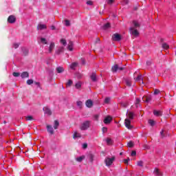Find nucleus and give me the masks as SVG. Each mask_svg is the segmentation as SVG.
Here are the masks:
<instances>
[{"label":"nucleus","instance_id":"nucleus-1","mask_svg":"<svg viewBox=\"0 0 176 176\" xmlns=\"http://www.w3.org/2000/svg\"><path fill=\"white\" fill-rule=\"evenodd\" d=\"M140 27V23H138L137 21H133L132 26L129 29L131 35H133V36H138V35H140V32H138Z\"/></svg>","mask_w":176,"mask_h":176},{"label":"nucleus","instance_id":"nucleus-2","mask_svg":"<svg viewBox=\"0 0 176 176\" xmlns=\"http://www.w3.org/2000/svg\"><path fill=\"white\" fill-rule=\"evenodd\" d=\"M126 116L129 118H126L124 120L125 126L129 130H131V129H133V126H131V120L134 119V113H133V112H131V111H130V112L127 111Z\"/></svg>","mask_w":176,"mask_h":176},{"label":"nucleus","instance_id":"nucleus-3","mask_svg":"<svg viewBox=\"0 0 176 176\" xmlns=\"http://www.w3.org/2000/svg\"><path fill=\"white\" fill-rule=\"evenodd\" d=\"M115 162V157H106L104 160L105 164L107 167L112 166V164Z\"/></svg>","mask_w":176,"mask_h":176},{"label":"nucleus","instance_id":"nucleus-4","mask_svg":"<svg viewBox=\"0 0 176 176\" xmlns=\"http://www.w3.org/2000/svg\"><path fill=\"white\" fill-rule=\"evenodd\" d=\"M89 127H90L89 121H85V122H82V124L80 126V130L85 131V130H87V129H89Z\"/></svg>","mask_w":176,"mask_h":176},{"label":"nucleus","instance_id":"nucleus-5","mask_svg":"<svg viewBox=\"0 0 176 176\" xmlns=\"http://www.w3.org/2000/svg\"><path fill=\"white\" fill-rule=\"evenodd\" d=\"M112 39H113V41H114L116 42H119L120 41L122 40V36H120V34H119L118 33H116V34H113Z\"/></svg>","mask_w":176,"mask_h":176},{"label":"nucleus","instance_id":"nucleus-6","mask_svg":"<svg viewBox=\"0 0 176 176\" xmlns=\"http://www.w3.org/2000/svg\"><path fill=\"white\" fill-rule=\"evenodd\" d=\"M65 50V47H64V46H58L55 53L58 55H60L61 53H64Z\"/></svg>","mask_w":176,"mask_h":176},{"label":"nucleus","instance_id":"nucleus-7","mask_svg":"<svg viewBox=\"0 0 176 176\" xmlns=\"http://www.w3.org/2000/svg\"><path fill=\"white\" fill-rule=\"evenodd\" d=\"M136 82H138L140 85L145 86V82H144V78L142 75H139L136 78Z\"/></svg>","mask_w":176,"mask_h":176},{"label":"nucleus","instance_id":"nucleus-8","mask_svg":"<svg viewBox=\"0 0 176 176\" xmlns=\"http://www.w3.org/2000/svg\"><path fill=\"white\" fill-rule=\"evenodd\" d=\"M124 69V67H119L118 65H115L114 66L112 67L111 70L113 72H116V71H123Z\"/></svg>","mask_w":176,"mask_h":176},{"label":"nucleus","instance_id":"nucleus-9","mask_svg":"<svg viewBox=\"0 0 176 176\" xmlns=\"http://www.w3.org/2000/svg\"><path fill=\"white\" fill-rule=\"evenodd\" d=\"M54 47H56V44L54 43V42L52 41L48 47L49 53H52L53 50H54Z\"/></svg>","mask_w":176,"mask_h":176},{"label":"nucleus","instance_id":"nucleus-10","mask_svg":"<svg viewBox=\"0 0 176 176\" xmlns=\"http://www.w3.org/2000/svg\"><path fill=\"white\" fill-rule=\"evenodd\" d=\"M142 100L144 102H151V101H152V96H143Z\"/></svg>","mask_w":176,"mask_h":176},{"label":"nucleus","instance_id":"nucleus-11","mask_svg":"<svg viewBox=\"0 0 176 176\" xmlns=\"http://www.w3.org/2000/svg\"><path fill=\"white\" fill-rule=\"evenodd\" d=\"M8 23H10V24H13V23L16 22V17L13 15H10L8 19Z\"/></svg>","mask_w":176,"mask_h":176},{"label":"nucleus","instance_id":"nucleus-12","mask_svg":"<svg viewBox=\"0 0 176 176\" xmlns=\"http://www.w3.org/2000/svg\"><path fill=\"white\" fill-rule=\"evenodd\" d=\"M47 26L45 24L39 23L37 26V30L42 31V30H46Z\"/></svg>","mask_w":176,"mask_h":176},{"label":"nucleus","instance_id":"nucleus-13","mask_svg":"<svg viewBox=\"0 0 176 176\" xmlns=\"http://www.w3.org/2000/svg\"><path fill=\"white\" fill-rule=\"evenodd\" d=\"M47 130L50 134H54V130L53 129V126H52V125H47Z\"/></svg>","mask_w":176,"mask_h":176},{"label":"nucleus","instance_id":"nucleus-14","mask_svg":"<svg viewBox=\"0 0 176 176\" xmlns=\"http://www.w3.org/2000/svg\"><path fill=\"white\" fill-rule=\"evenodd\" d=\"M111 121H112V118L111 116H107L104 118V123L105 124H109V123H111Z\"/></svg>","mask_w":176,"mask_h":176},{"label":"nucleus","instance_id":"nucleus-15","mask_svg":"<svg viewBox=\"0 0 176 176\" xmlns=\"http://www.w3.org/2000/svg\"><path fill=\"white\" fill-rule=\"evenodd\" d=\"M43 111H44L45 113H46V115H48L49 116H50V115H52V110H50L49 109V107H44Z\"/></svg>","mask_w":176,"mask_h":176},{"label":"nucleus","instance_id":"nucleus-16","mask_svg":"<svg viewBox=\"0 0 176 176\" xmlns=\"http://www.w3.org/2000/svg\"><path fill=\"white\" fill-rule=\"evenodd\" d=\"M67 49L69 52H72V50H74V43L72 41H69Z\"/></svg>","mask_w":176,"mask_h":176},{"label":"nucleus","instance_id":"nucleus-17","mask_svg":"<svg viewBox=\"0 0 176 176\" xmlns=\"http://www.w3.org/2000/svg\"><path fill=\"white\" fill-rule=\"evenodd\" d=\"M85 105L86 107H87V108H91V107H93V100H87L85 102Z\"/></svg>","mask_w":176,"mask_h":176},{"label":"nucleus","instance_id":"nucleus-18","mask_svg":"<svg viewBox=\"0 0 176 176\" xmlns=\"http://www.w3.org/2000/svg\"><path fill=\"white\" fill-rule=\"evenodd\" d=\"M91 80L92 82H97V74L96 73H92V74L90 76Z\"/></svg>","mask_w":176,"mask_h":176},{"label":"nucleus","instance_id":"nucleus-19","mask_svg":"<svg viewBox=\"0 0 176 176\" xmlns=\"http://www.w3.org/2000/svg\"><path fill=\"white\" fill-rule=\"evenodd\" d=\"M29 76H30V74L27 72H23L21 74V78H22V79H25V78H29Z\"/></svg>","mask_w":176,"mask_h":176},{"label":"nucleus","instance_id":"nucleus-20","mask_svg":"<svg viewBox=\"0 0 176 176\" xmlns=\"http://www.w3.org/2000/svg\"><path fill=\"white\" fill-rule=\"evenodd\" d=\"M80 137H81V135L79 132H76V131L74 132V136H73V138L74 140H76V138H80Z\"/></svg>","mask_w":176,"mask_h":176},{"label":"nucleus","instance_id":"nucleus-21","mask_svg":"<svg viewBox=\"0 0 176 176\" xmlns=\"http://www.w3.org/2000/svg\"><path fill=\"white\" fill-rule=\"evenodd\" d=\"M153 114L155 115V116H162V111L154 110Z\"/></svg>","mask_w":176,"mask_h":176},{"label":"nucleus","instance_id":"nucleus-22","mask_svg":"<svg viewBox=\"0 0 176 176\" xmlns=\"http://www.w3.org/2000/svg\"><path fill=\"white\" fill-rule=\"evenodd\" d=\"M56 72L58 74H63V72H64V67H56Z\"/></svg>","mask_w":176,"mask_h":176},{"label":"nucleus","instance_id":"nucleus-23","mask_svg":"<svg viewBox=\"0 0 176 176\" xmlns=\"http://www.w3.org/2000/svg\"><path fill=\"white\" fill-rule=\"evenodd\" d=\"M58 126H60V122L58 121L55 120L54 122V130H57L58 129Z\"/></svg>","mask_w":176,"mask_h":176},{"label":"nucleus","instance_id":"nucleus-24","mask_svg":"<svg viewBox=\"0 0 176 176\" xmlns=\"http://www.w3.org/2000/svg\"><path fill=\"white\" fill-rule=\"evenodd\" d=\"M60 43L63 45L64 47H65L67 46V40H65V38H61L60 40Z\"/></svg>","mask_w":176,"mask_h":176},{"label":"nucleus","instance_id":"nucleus-25","mask_svg":"<svg viewBox=\"0 0 176 176\" xmlns=\"http://www.w3.org/2000/svg\"><path fill=\"white\" fill-rule=\"evenodd\" d=\"M76 89H80L82 87V82L78 81L75 85Z\"/></svg>","mask_w":176,"mask_h":176},{"label":"nucleus","instance_id":"nucleus-26","mask_svg":"<svg viewBox=\"0 0 176 176\" xmlns=\"http://www.w3.org/2000/svg\"><path fill=\"white\" fill-rule=\"evenodd\" d=\"M40 42H41L43 45H47V40H46V38H40Z\"/></svg>","mask_w":176,"mask_h":176},{"label":"nucleus","instance_id":"nucleus-27","mask_svg":"<svg viewBox=\"0 0 176 176\" xmlns=\"http://www.w3.org/2000/svg\"><path fill=\"white\" fill-rule=\"evenodd\" d=\"M71 69H75L76 67H78V63H73L70 65Z\"/></svg>","mask_w":176,"mask_h":176},{"label":"nucleus","instance_id":"nucleus-28","mask_svg":"<svg viewBox=\"0 0 176 176\" xmlns=\"http://www.w3.org/2000/svg\"><path fill=\"white\" fill-rule=\"evenodd\" d=\"M125 83L126 86H129L130 87V86H131V80L130 78H126L125 80Z\"/></svg>","mask_w":176,"mask_h":176},{"label":"nucleus","instance_id":"nucleus-29","mask_svg":"<svg viewBox=\"0 0 176 176\" xmlns=\"http://www.w3.org/2000/svg\"><path fill=\"white\" fill-rule=\"evenodd\" d=\"M162 47L164 49V50H167L168 49L170 48V45L168 44L164 43H162Z\"/></svg>","mask_w":176,"mask_h":176},{"label":"nucleus","instance_id":"nucleus-30","mask_svg":"<svg viewBox=\"0 0 176 176\" xmlns=\"http://www.w3.org/2000/svg\"><path fill=\"white\" fill-rule=\"evenodd\" d=\"M154 174H155V175H158V176L162 175V173H160V170H159V169H157V168H155L154 170Z\"/></svg>","mask_w":176,"mask_h":176},{"label":"nucleus","instance_id":"nucleus-31","mask_svg":"<svg viewBox=\"0 0 176 176\" xmlns=\"http://www.w3.org/2000/svg\"><path fill=\"white\" fill-rule=\"evenodd\" d=\"M160 135L162 138H164V137H166V131L162 130L160 132Z\"/></svg>","mask_w":176,"mask_h":176},{"label":"nucleus","instance_id":"nucleus-32","mask_svg":"<svg viewBox=\"0 0 176 176\" xmlns=\"http://www.w3.org/2000/svg\"><path fill=\"white\" fill-rule=\"evenodd\" d=\"M111 28V24L110 23H106L103 26L104 30H108V28Z\"/></svg>","mask_w":176,"mask_h":176},{"label":"nucleus","instance_id":"nucleus-33","mask_svg":"<svg viewBox=\"0 0 176 176\" xmlns=\"http://www.w3.org/2000/svg\"><path fill=\"white\" fill-rule=\"evenodd\" d=\"M106 142L107 145H112V140L111 138H107Z\"/></svg>","mask_w":176,"mask_h":176},{"label":"nucleus","instance_id":"nucleus-34","mask_svg":"<svg viewBox=\"0 0 176 176\" xmlns=\"http://www.w3.org/2000/svg\"><path fill=\"white\" fill-rule=\"evenodd\" d=\"M140 102H141V100H140V98H137L135 102V104L137 108H138V104H140Z\"/></svg>","mask_w":176,"mask_h":176},{"label":"nucleus","instance_id":"nucleus-35","mask_svg":"<svg viewBox=\"0 0 176 176\" xmlns=\"http://www.w3.org/2000/svg\"><path fill=\"white\" fill-rule=\"evenodd\" d=\"M83 159H85V156L82 155L80 157H77L76 161L80 162H82V160H83Z\"/></svg>","mask_w":176,"mask_h":176},{"label":"nucleus","instance_id":"nucleus-36","mask_svg":"<svg viewBox=\"0 0 176 176\" xmlns=\"http://www.w3.org/2000/svg\"><path fill=\"white\" fill-rule=\"evenodd\" d=\"M72 83H73L72 80H69L66 85L67 87H70V86H72Z\"/></svg>","mask_w":176,"mask_h":176},{"label":"nucleus","instance_id":"nucleus-37","mask_svg":"<svg viewBox=\"0 0 176 176\" xmlns=\"http://www.w3.org/2000/svg\"><path fill=\"white\" fill-rule=\"evenodd\" d=\"M65 25H66V27H69V25H71V23L69 20H65Z\"/></svg>","mask_w":176,"mask_h":176},{"label":"nucleus","instance_id":"nucleus-38","mask_svg":"<svg viewBox=\"0 0 176 176\" xmlns=\"http://www.w3.org/2000/svg\"><path fill=\"white\" fill-rule=\"evenodd\" d=\"M89 159L90 162H93V160H94V155L93 154H89Z\"/></svg>","mask_w":176,"mask_h":176},{"label":"nucleus","instance_id":"nucleus-39","mask_svg":"<svg viewBox=\"0 0 176 176\" xmlns=\"http://www.w3.org/2000/svg\"><path fill=\"white\" fill-rule=\"evenodd\" d=\"M27 85H32V83H34V80L32 79H30V80H28L27 82H26Z\"/></svg>","mask_w":176,"mask_h":176},{"label":"nucleus","instance_id":"nucleus-40","mask_svg":"<svg viewBox=\"0 0 176 176\" xmlns=\"http://www.w3.org/2000/svg\"><path fill=\"white\" fill-rule=\"evenodd\" d=\"M129 105V103L127 102H122L121 103V107H122L123 108H126V107Z\"/></svg>","mask_w":176,"mask_h":176},{"label":"nucleus","instance_id":"nucleus-41","mask_svg":"<svg viewBox=\"0 0 176 176\" xmlns=\"http://www.w3.org/2000/svg\"><path fill=\"white\" fill-rule=\"evenodd\" d=\"M26 120H34V118L32 116H28L25 117Z\"/></svg>","mask_w":176,"mask_h":176},{"label":"nucleus","instance_id":"nucleus-42","mask_svg":"<svg viewBox=\"0 0 176 176\" xmlns=\"http://www.w3.org/2000/svg\"><path fill=\"white\" fill-rule=\"evenodd\" d=\"M106 2L108 3V5H112V3L115 2V0H106Z\"/></svg>","mask_w":176,"mask_h":176},{"label":"nucleus","instance_id":"nucleus-43","mask_svg":"<svg viewBox=\"0 0 176 176\" xmlns=\"http://www.w3.org/2000/svg\"><path fill=\"white\" fill-rule=\"evenodd\" d=\"M83 105V103L82 101H77V106L79 107L80 108H82V106Z\"/></svg>","mask_w":176,"mask_h":176},{"label":"nucleus","instance_id":"nucleus-44","mask_svg":"<svg viewBox=\"0 0 176 176\" xmlns=\"http://www.w3.org/2000/svg\"><path fill=\"white\" fill-rule=\"evenodd\" d=\"M12 75H13V76H14L15 78H17V77L20 76V73H19V72H13V73H12Z\"/></svg>","mask_w":176,"mask_h":176},{"label":"nucleus","instance_id":"nucleus-45","mask_svg":"<svg viewBox=\"0 0 176 176\" xmlns=\"http://www.w3.org/2000/svg\"><path fill=\"white\" fill-rule=\"evenodd\" d=\"M23 54H24L25 56H27V54H28V50L27 48H24V49L23 50Z\"/></svg>","mask_w":176,"mask_h":176},{"label":"nucleus","instance_id":"nucleus-46","mask_svg":"<svg viewBox=\"0 0 176 176\" xmlns=\"http://www.w3.org/2000/svg\"><path fill=\"white\" fill-rule=\"evenodd\" d=\"M129 148H133V146H134V143H133V142H129L128 144H127Z\"/></svg>","mask_w":176,"mask_h":176},{"label":"nucleus","instance_id":"nucleus-47","mask_svg":"<svg viewBox=\"0 0 176 176\" xmlns=\"http://www.w3.org/2000/svg\"><path fill=\"white\" fill-rule=\"evenodd\" d=\"M138 166L142 167V166H144V162L142 161L138 162Z\"/></svg>","mask_w":176,"mask_h":176},{"label":"nucleus","instance_id":"nucleus-48","mask_svg":"<svg viewBox=\"0 0 176 176\" xmlns=\"http://www.w3.org/2000/svg\"><path fill=\"white\" fill-rule=\"evenodd\" d=\"M109 101H111V98H106L104 99V103L105 104H109Z\"/></svg>","mask_w":176,"mask_h":176},{"label":"nucleus","instance_id":"nucleus-49","mask_svg":"<svg viewBox=\"0 0 176 176\" xmlns=\"http://www.w3.org/2000/svg\"><path fill=\"white\" fill-rule=\"evenodd\" d=\"M148 123H149V124H151V126H155V121L153 120H148Z\"/></svg>","mask_w":176,"mask_h":176},{"label":"nucleus","instance_id":"nucleus-50","mask_svg":"<svg viewBox=\"0 0 176 176\" xmlns=\"http://www.w3.org/2000/svg\"><path fill=\"white\" fill-rule=\"evenodd\" d=\"M100 118V115L98 114H96L94 116V120H98V118Z\"/></svg>","mask_w":176,"mask_h":176},{"label":"nucleus","instance_id":"nucleus-51","mask_svg":"<svg viewBox=\"0 0 176 176\" xmlns=\"http://www.w3.org/2000/svg\"><path fill=\"white\" fill-rule=\"evenodd\" d=\"M102 133L104 134V133H107V131H108V129L107 127H103L102 129Z\"/></svg>","mask_w":176,"mask_h":176},{"label":"nucleus","instance_id":"nucleus-52","mask_svg":"<svg viewBox=\"0 0 176 176\" xmlns=\"http://www.w3.org/2000/svg\"><path fill=\"white\" fill-rule=\"evenodd\" d=\"M129 3V0H123L122 5H127Z\"/></svg>","mask_w":176,"mask_h":176},{"label":"nucleus","instance_id":"nucleus-53","mask_svg":"<svg viewBox=\"0 0 176 176\" xmlns=\"http://www.w3.org/2000/svg\"><path fill=\"white\" fill-rule=\"evenodd\" d=\"M160 93V91L159 89H155L154 94L156 96Z\"/></svg>","mask_w":176,"mask_h":176},{"label":"nucleus","instance_id":"nucleus-54","mask_svg":"<svg viewBox=\"0 0 176 176\" xmlns=\"http://www.w3.org/2000/svg\"><path fill=\"white\" fill-rule=\"evenodd\" d=\"M19 43H14V44H13V47H14V49H17V47H19Z\"/></svg>","mask_w":176,"mask_h":176},{"label":"nucleus","instance_id":"nucleus-55","mask_svg":"<svg viewBox=\"0 0 176 176\" xmlns=\"http://www.w3.org/2000/svg\"><path fill=\"white\" fill-rule=\"evenodd\" d=\"M87 5H89L90 6H91V5H93V1H87Z\"/></svg>","mask_w":176,"mask_h":176},{"label":"nucleus","instance_id":"nucleus-56","mask_svg":"<svg viewBox=\"0 0 176 176\" xmlns=\"http://www.w3.org/2000/svg\"><path fill=\"white\" fill-rule=\"evenodd\" d=\"M129 161H130V158H128L127 160H124V162L125 163V164H129Z\"/></svg>","mask_w":176,"mask_h":176},{"label":"nucleus","instance_id":"nucleus-57","mask_svg":"<svg viewBox=\"0 0 176 176\" xmlns=\"http://www.w3.org/2000/svg\"><path fill=\"white\" fill-rule=\"evenodd\" d=\"M137 155V152L135 151H132L131 153V156H135Z\"/></svg>","mask_w":176,"mask_h":176},{"label":"nucleus","instance_id":"nucleus-58","mask_svg":"<svg viewBox=\"0 0 176 176\" xmlns=\"http://www.w3.org/2000/svg\"><path fill=\"white\" fill-rule=\"evenodd\" d=\"M82 148H83V149H86V148H87V144L84 143V144H82Z\"/></svg>","mask_w":176,"mask_h":176},{"label":"nucleus","instance_id":"nucleus-59","mask_svg":"<svg viewBox=\"0 0 176 176\" xmlns=\"http://www.w3.org/2000/svg\"><path fill=\"white\" fill-rule=\"evenodd\" d=\"M51 30H52L53 31H54V30H56V27L54 25H52L50 27Z\"/></svg>","mask_w":176,"mask_h":176},{"label":"nucleus","instance_id":"nucleus-60","mask_svg":"<svg viewBox=\"0 0 176 176\" xmlns=\"http://www.w3.org/2000/svg\"><path fill=\"white\" fill-rule=\"evenodd\" d=\"M144 148H145L146 149H149V146H148V145H144Z\"/></svg>","mask_w":176,"mask_h":176},{"label":"nucleus","instance_id":"nucleus-61","mask_svg":"<svg viewBox=\"0 0 176 176\" xmlns=\"http://www.w3.org/2000/svg\"><path fill=\"white\" fill-rule=\"evenodd\" d=\"M146 64H147V65H151V61H147V62H146Z\"/></svg>","mask_w":176,"mask_h":176},{"label":"nucleus","instance_id":"nucleus-62","mask_svg":"<svg viewBox=\"0 0 176 176\" xmlns=\"http://www.w3.org/2000/svg\"><path fill=\"white\" fill-rule=\"evenodd\" d=\"M34 83H35V85H36V86H39V82H35Z\"/></svg>","mask_w":176,"mask_h":176},{"label":"nucleus","instance_id":"nucleus-63","mask_svg":"<svg viewBox=\"0 0 176 176\" xmlns=\"http://www.w3.org/2000/svg\"><path fill=\"white\" fill-rule=\"evenodd\" d=\"M78 78H82V76L80 74H78V76H77Z\"/></svg>","mask_w":176,"mask_h":176},{"label":"nucleus","instance_id":"nucleus-64","mask_svg":"<svg viewBox=\"0 0 176 176\" xmlns=\"http://www.w3.org/2000/svg\"><path fill=\"white\" fill-rule=\"evenodd\" d=\"M82 64H85V60L82 59Z\"/></svg>","mask_w":176,"mask_h":176}]
</instances>
